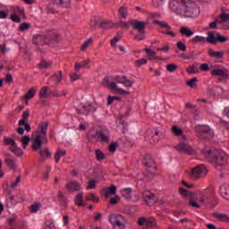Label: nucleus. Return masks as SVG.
I'll list each match as a JSON object with an SVG mask.
<instances>
[{
	"label": "nucleus",
	"mask_w": 229,
	"mask_h": 229,
	"mask_svg": "<svg viewBox=\"0 0 229 229\" xmlns=\"http://www.w3.org/2000/svg\"><path fill=\"white\" fill-rule=\"evenodd\" d=\"M169 9L175 15L185 17L186 19H194L201 13L198 3L192 0H173L169 3Z\"/></svg>",
	"instance_id": "nucleus-1"
},
{
	"label": "nucleus",
	"mask_w": 229,
	"mask_h": 229,
	"mask_svg": "<svg viewBox=\"0 0 229 229\" xmlns=\"http://www.w3.org/2000/svg\"><path fill=\"white\" fill-rule=\"evenodd\" d=\"M117 83L123 85V87L130 88L133 87L135 81H131L126 76H116L114 78V81H110L108 78H105L102 81V85L104 87H106L111 90H115L117 94H128V91L124 90L123 88L117 87Z\"/></svg>",
	"instance_id": "nucleus-2"
},
{
	"label": "nucleus",
	"mask_w": 229,
	"mask_h": 229,
	"mask_svg": "<svg viewBox=\"0 0 229 229\" xmlns=\"http://www.w3.org/2000/svg\"><path fill=\"white\" fill-rule=\"evenodd\" d=\"M47 123L43 122L33 133L32 149L33 151H40L42 144H47Z\"/></svg>",
	"instance_id": "nucleus-3"
},
{
	"label": "nucleus",
	"mask_w": 229,
	"mask_h": 229,
	"mask_svg": "<svg viewBox=\"0 0 229 229\" xmlns=\"http://www.w3.org/2000/svg\"><path fill=\"white\" fill-rule=\"evenodd\" d=\"M109 222L112 225L113 229H126V219L123 216V215H110Z\"/></svg>",
	"instance_id": "nucleus-4"
},
{
	"label": "nucleus",
	"mask_w": 229,
	"mask_h": 229,
	"mask_svg": "<svg viewBox=\"0 0 229 229\" xmlns=\"http://www.w3.org/2000/svg\"><path fill=\"white\" fill-rule=\"evenodd\" d=\"M218 27L221 30H229V9L221 8V13L217 16Z\"/></svg>",
	"instance_id": "nucleus-5"
},
{
	"label": "nucleus",
	"mask_w": 229,
	"mask_h": 229,
	"mask_svg": "<svg viewBox=\"0 0 229 229\" xmlns=\"http://www.w3.org/2000/svg\"><path fill=\"white\" fill-rule=\"evenodd\" d=\"M206 191L207 190H204L199 195L197 196V201L194 199H190L191 207L199 208L201 205H207V203H208L210 197L208 196V193L206 192Z\"/></svg>",
	"instance_id": "nucleus-6"
},
{
	"label": "nucleus",
	"mask_w": 229,
	"mask_h": 229,
	"mask_svg": "<svg viewBox=\"0 0 229 229\" xmlns=\"http://www.w3.org/2000/svg\"><path fill=\"white\" fill-rule=\"evenodd\" d=\"M96 110H98V106L90 102L81 104L78 107L79 114H82L83 115H89V114H94Z\"/></svg>",
	"instance_id": "nucleus-7"
},
{
	"label": "nucleus",
	"mask_w": 229,
	"mask_h": 229,
	"mask_svg": "<svg viewBox=\"0 0 229 229\" xmlns=\"http://www.w3.org/2000/svg\"><path fill=\"white\" fill-rule=\"evenodd\" d=\"M208 173V171L207 170V167L203 165H199L193 168L191 172V178H193V180H199V178H205Z\"/></svg>",
	"instance_id": "nucleus-8"
},
{
	"label": "nucleus",
	"mask_w": 229,
	"mask_h": 229,
	"mask_svg": "<svg viewBox=\"0 0 229 229\" xmlns=\"http://www.w3.org/2000/svg\"><path fill=\"white\" fill-rule=\"evenodd\" d=\"M13 13L11 14V21L13 22H21V17H25L24 8L21 6L13 7Z\"/></svg>",
	"instance_id": "nucleus-9"
},
{
	"label": "nucleus",
	"mask_w": 229,
	"mask_h": 229,
	"mask_svg": "<svg viewBox=\"0 0 229 229\" xmlns=\"http://www.w3.org/2000/svg\"><path fill=\"white\" fill-rule=\"evenodd\" d=\"M138 224L140 226H148V228H153L157 226V220L154 217L146 218L144 216H141L138 219Z\"/></svg>",
	"instance_id": "nucleus-10"
},
{
	"label": "nucleus",
	"mask_w": 229,
	"mask_h": 229,
	"mask_svg": "<svg viewBox=\"0 0 229 229\" xmlns=\"http://www.w3.org/2000/svg\"><path fill=\"white\" fill-rule=\"evenodd\" d=\"M213 162H215L216 165H225V164L228 162V155L225 152H220L217 156L213 157Z\"/></svg>",
	"instance_id": "nucleus-11"
},
{
	"label": "nucleus",
	"mask_w": 229,
	"mask_h": 229,
	"mask_svg": "<svg viewBox=\"0 0 229 229\" xmlns=\"http://www.w3.org/2000/svg\"><path fill=\"white\" fill-rule=\"evenodd\" d=\"M4 162L9 169L15 170L19 167V165H17V161L15 160L13 156L6 153L4 154Z\"/></svg>",
	"instance_id": "nucleus-12"
},
{
	"label": "nucleus",
	"mask_w": 229,
	"mask_h": 229,
	"mask_svg": "<svg viewBox=\"0 0 229 229\" xmlns=\"http://www.w3.org/2000/svg\"><path fill=\"white\" fill-rule=\"evenodd\" d=\"M175 148L178 151H182L187 155H194V148H192L187 142H181Z\"/></svg>",
	"instance_id": "nucleus-13"
},
{
	"label": "nucleus",
	"mask_w": 229,
	"mask_h": 229,
	"mask_svg": "<svg viewBox=\"0 0 229 229\" xmlns=\"http://www.w3.org/2000/svg\"><path fill=\"white\" fill-rule=\"evenodd\" d=\"M195 131L198 135L208 133L211 137L214 136V130H212L208 125H197L195 127Z\"/></svg>",
	"instance_id": "nucleus-14"
},
{
	"label": "nucleus",
	"mask_w": 229,
	"mask_h": 229,
	"mask_svg": "<svg viewBox=\"0 0 229 229\" xmlns=\"http://www.w3.org/2000/svg\"><path fill=\"white\" fill-rule=\"evenodd\" d=\"M98 142H102L103 144L110 142V131H108V129L99 131Z\"/></svg>",
	"instance_id": "nucleus-15"
},
{
	"label": "nucleus",
	"mask_w": 229,
	"mask_h": 229,
	"mask_svg": "<svg viewBox=\"0 0 229 229\" xmlns=\"http://www.w3.org/2000/svg\"><path fill=\"white\" fill-rule=\"evenodd\" d=\"M87 139L89 140V142H93L94 144L99 142V131L90 129L87 134Z\"/></svg>",
	"instance_id": "nucleus-16"
},
{
	"label": "nucleus",
	"mask_w": 229,
	"mask_h": 229,
	"mask_svg": "<svg viewBox=\"0 0 229 229\" xmlns=\"http://www.w3.org/2000/svg\"><path fill=\"white\" fill-rule=\"evenodd\" d=\"M211 76H219L220 78H225V80H228L229 72L228 70L225 68H215L211 72Z\"/></svg>",
	"instance_id": "nucleus-17"
},
{
	"label": "nucleus",
	"mask_w": 229,
	"mask_h": 229,
	"mask_svg": "<svg viewBox=\"0 0 229 229\" xmlns=\"http://www.w3.org/2000/svg\"><path fill=\"white\" fill-rule=\"evenodd\" d=\"M66 189L68 192H78L81 191L83 188L80 182H76L74 181H71L66 184Z\"/></svg>",
	"instance_id": "nucleus-18"
},
{
	"label": "nucleus",
	"mask_w": 229,
	"mask_h": 229,
	"mask_svg": "<svg viewBox=\"0 0 229 229\" xmlns=\"http://www.w3.org/2000/svg\"><path fill=\"white\" fill-rule=\"evenodd\" d=\"M130 24L131 26H132V28H134V30H138L139 33H140L141 35H144L145 33L144 28H146V22L134 20L131 21Z\"/></svg>",
	"instance_id": "nucleus-19"
},
{
	"label": "nucleus",
	"mask_w": 229,
	"mask_h": 229,
	"mask_svg": "<svg viewBox=\"0 0 229 229\" xmlns=\"http://www.w3.org/2000/svg\"><path fill=\"white\" fill-rule=\"evenodd\" d=\"M117 193V187L115 185H111L110 187L105 188L101 191V194L105 198H110V196Z\"/></svg>",
	"instance_id": "nucleus-20"
},
{
	"label": "nucleus",
	"mask_w": 229,
	"mask_h": 229,
	"mask_svg": "<svg viewBox=\"0 0 229 229\" xmlns=\"http://www.w3.org/2000/svg\"><path fill=\"white\" fill-rule=\"evenodd\" d=\"M208 55L211 58H216V60H221L223 56H225V52L224 51H215L212 50V48H209L208 50Z\"/></svg>",
	"instance_id": "nucleus-21"
},
{
	"label": "nucleus",
	"mask_w": 229,
	"mask_h": 229,
	"mask_svg": "<svg viewBox=\"0 0 229 229\" xmlns=\"http://www.w3.org/2000/svg\"><path fill=\"white\" fill-rule=\"evenodd\" d=\"M172 132L176 137H181L182 140L187 141V136H185V134H183V131L182 129H180V127L174 125L172 127Z\"/></svg>",
	"instance_id": "nucleus-22"
},
{
	"label": "nucleus",
	"mask_w": 229,
	"mask_h": 229,
	"mask_svg": "<svg viewBox=\"0 0 229 229\" xmlns=\"http://www.w3.org/2000/svg\"><path fill=\"white\" fill-rule=\"evenodd\" d=\"M65 155H67V151L65 149H62V148H58L54 156L55 163L58 164V162H60V158L62 157H65Z\"/></svg>",
	"instance_id": "nucleus-23"
},
{
	"label": "nucleus",
	"mask_w": 229,
	"mask_h": 229,
	"mask_svg": "<svg viewBox=\"0 0 229 229\" xmlns=\"http://www.w3.org/2000/svg\"><path fill=\"white\" fill-rule=\"evenodd\" d=\"M55 4L60 8H71V0H55Z\"/></svg>",
	"instance_id": "nucleus-24"
},
{
	"label": "nucleus",
	"mask_w": 229,
	"mask_h": 229,
	"mask_svg": "<svg viewBox=\"0 0 229 229\" xmlns=\"http://www.w3.org/2000/svg\"><path fill=\"white\" fill-rule=\"evenodd\" d=\"M74 203L77 207H85V202L83 201V193L79 192L74 199Z\"/></svg>",
	"instance_id": "nucleus-25"
},
{
	"label": "nucleus",
	"mask_w": 229,
	"mask_h": 229,
	"mask_svg": "<svg viewBox=\"0 0 229 229\" xmlns=\"http://www.w3.org/2000/svg\"><path fill=\"white\" fill-rule=\"evenodd\" d=\"M180 33L188 38H191V37H192V35H194V31H192V30L189 29L185 26L181 27Z\"/></svg>",
	"instance_id": "nucleus-26"
},
{
	"label": "nucleus",
	"mask_w": 229,
	"mask_h": 229,
	"mask_svg": "<svg viewBox=\"0 0 229 229\" xmlns=\"http://www.w3.org/2000/svg\"><path fill=\"white\" fill-rule=\"evenodd\" d=\"M121 192H122V196H123L125 199H131V194H132L131 188H124L121 191Z\"/></svg>",
	"instance_id": "nucleus-27"
},
{
	"label": "nucleus",
	"mask_w": 229,
	"mask_h": 229,
	"mask_svg": "<svg viewBox=\"0 0 229 229\" xmlns=\"http://www.w3.org/2000/svg\"><path fill=\"white\" fill-rule=\"evenodd\" d=\"M191 42L193 44H205L207 42V38L203 36H195L193 38H191Z\"/></svg>",
	"instance_id": "nucleus-28"
},
{
	"label": "nucleus",
	"mask_w": 229,
	"mask_h": 229,
	"mask_svg": "<svg viewBox=\"0 0 229 229\" xmlns=\"http://www.w3.org/2000/svg\"><path fill=\"white\" fill-rule=\"evenodd\" d=\"M206 42H209L210 44H216L217 42V36L213 32H208V37L206 38Z\"/></svg>",
	"instance_id": "nucleus-29"
},
{
	"label": "nucleus",
	"mask_w": 229,
	"mask_h": 229,
	"mask_svg": "<svg viewBox=\"0 0 229 229\" xmlns=\"http://www.w3.org/2000/svg\"><path fill=\"white\" fill-rule=\"evenodd\" d=\"M62 79H63L62 72H59L54 74V76L51 78V81H54L55 85H58L62 81Z\"/></svg>",
	"instance_id": "nucleus-30"
},
{
	"label": "nucleus",
	"mask_w": 229,
	"mask_h": 229,
	"mask_svg": "<svg viewBox=\"0 0 229 229\" xmlns=\"http://www.w3.org/2000/svg\"><path fill=\"white\" fill-rule=\"evenodd\" d=\"M51 151H49L48 148H45L43 150L39 151V157L43 159L46 160V158H51Z\"/></svg>",
	"instance_id": "nucleus-31"
},
{
	"label": "nucleus",
	"mask_w": 229,
	"mask_h": 229,
	"mask_svg": "<svg viewBox=\"0 0 229 229\" xmlns=\"http://www.w3.org/2000/svg\"><path fill=\"white\" fill-rule=\"evenodd\" d=\"M10 151H12V153L15 154L16 157H22V155L24 153L21 148L17 147V145H14V147H11Z\"/></svg>",
	"instance_id": "nucleus-32"
},
{
	"label": "nucleus",
	"mask_w": 229,
	"mask_h": 229,
	"mask_svg": "<svg viewBox=\"0 0 229 229\" xmlns=\"http://www.w3.org/2000/svg\"><path fill=\"white\" fill-rule=\"evenodd\" d=\"M94 42V39L92 38H89L88 40H86L81 47V51H87V49H89V46H91V44Z\"/></svg>",
	"instance_id": "nucleus-33"
},
{
	"label": "nucleus",
	"mask_w": 229,
	"mask_h": 229,
	"mask_svg": "<svg viewBox=\"0 0 229 229\" xmlns=\"http://www.w3.org/2000/svg\"><path fill=\"white\" fill-rule=\"evenodd\" d=\"M188 74H199V69L196 65H191L186 69Z\"/></svg>",
	"instance_id": "nucleus-34"
},
{
	"label": "nucleus",
	"mask_w": 229,
	"mask_h": 229,
	"mask_svg": "<svg viewBox=\"0 0 229 229\" xmlns=\"http://www.w3.org/2000/svg\"><path fill=\"white\" fill-rule=\"evenodd\" d=\"M86 201H94L95 203H99V197L94 193H89L86 197Z\"/></svg>",
	"instance_id": "nucleus-35"
},
{
	"label": "nucleus",
	"mask_w": 229,
	"mask_h": 229,
	"mask_svg": "<svg viewBox=\"0 0 229 229\" xmlns=\"http://www.w3.org/2000/svg\"><path fill=\"white\" fill-rule=\"evenodd\" d=\"M31 140V138L30 136H23L21 139V145L24 148H28L30 146V142Z\"/></svg>",
	"instance_id": "nucleus-36"
},
{
	"label": "nucleus",
	"mask_w": 229,
	"mask_h": 229,
	"mask_svg": "<svg viewBox=\"0 0 229 229\" xmlns=\"http://www.w3.org/2000/svg\"><path fill=\"white\" fill-rule=\"evenodd\" d=\"M53 64L50 61L43 60L39 63V69H49Z\"/></svg>",
	"instance_id": "nucleus-37"
},
{
	"label": "nucleus",
	"mask_w": 229,
	"mask_h": 229,
	"mask_svg": "<svg viewBox=\"0 0 229 229\" xmlns=\"http://www.w3.org/2000/svg\"><path fill=\"white\" fill-rule=\"evenodd\" d=\"M143 164L146 165V167H151L154 164L153 158L149 156H146L143 158Z\"/></svg>",
	"instance_id": "nucleus-38"
},
{
	"label": "nucleus",
	"mask_w": 229,
	"mask_h": 229,
	"mask_svg": "<svg viewBox=\"0 0 229 229\" xmlns=\"http://www.w3.org/2000/svg\"><path fill=\"white\" fill-rule=\"evenodd\" d=\"M24 130L25 131H31V126L30 125V123H26L24 129L22 127H19L17 129V133H19L20 135H24Z\"/></svg>",
	"instance_id": "nucleus-39"
},
{
	"label": "nucleus",
	"mask_w": 229,
	"mask_h": 229,
	"mask_svg": "<svg viewBox=\"0 0 229 229\" xmlns=\"http://www.w3.org/2000/svg\"><path fill=\"white\" fill-rule=\"evenodd\" d=\"M216 219L223 221L224 223H229V216L226 214H216Z\"/></svg>",
	"instance_id": "nucleus-40"
},
{
	"label": "nucleus",
	"mask_w": 229,
	"mask_h": 229,
	"mask_svg": "<svg viewBox=\"0 0 229 229\" xmlns=\"http://www.w3.org/2000/svg\"><path fill=\"white\" fill-rule=\"evenodd\" d=\"M90 64V59H86L80 64H75V69L79 71V69H81V67H85V65H89Z\"/></svg>",
	"instance_id": "nucleus-41"
},
{
	"label": "nucleus",
	"mask_w": 229,
	"mask_h": 229,
	"mask_svg": "<svg viewBox=\"0 0 229 229\" xmlns=\"http://www.w3.org/2000/svg\"><path fill=\"white\" fill-rule=\"evenodd\" d=\"M123 38V33H118L117 36H115L113 39H111V46L113 47H115V45L121 40Z\"/></svg>",
	"instance_id": "nucleus-42"
},
{
	"label": "nucleus",
	"mask_w": 229,
	"mask_h": 229,
	"mask_svg": "<svg viewBox=\"0 0 229 229\" xmlns=\"http://www.w3.org/2000/svg\"><path fill=\"white\" fill-rule=\"evenodd\" d=\"M148 60H165V58L157 55V53L155 51H152V53L148 55Z\"/></svg>",
	"instance_id": "nucleus-43"
},
{
	"label": "nucleus",
	"mask_w": 229,
	"mask_h": 229,
	"mask_svg": "<svg viewBox=\"0 0 229 229\" xmlns=\"http://www.w3.org/2000/svg\"><path fill=\"white\" fill-rule=\"evenodd\" d=\"M4 140L5 144H7V146H12V148L17 146V143H15V140H13L12 138L4 137Z\"/></svg>",
	"instance_id": "nucleus-44"
},
{
	"label": "nucleus",
	"mask_w": 229,
	"mask_h": 229,
	"mask_svg": "<svg viewBox=\"0 0 229 229\" xmlns=\"http://www.w3.org/2000/svg\"><path fill=\"white\" fill-rule=\"evenodd\" d=\"M96 187H98V182L96 180H90L88 182V186L86 187V189L88 191H90L92 189H96Z\"/></svg>",
	"instance_id": "nucleus-45"
},
{
	"label": "nucleus",
	"mask_w": 229,
	"mask_h": 229,
	"mask_svg": "<svg viewBox=\"0 0 229 229\" xmlns=\"http://www.w3.org/2000/svg\"><path fill=\"white\" fill-rule=\"evenodd\" d=\"M95 155H96L97 160H98V162H103V160H105V154L101 150H99V149L96 150Z\"/></svg>",
	"instance_id": "nucleus-46"
},
{
	"label": "nucleus",
	"mask_w": 229,
	"mask_h": 229,
	"mask_svg": "<svg viewBox=\"0 0 229 229\" xmlns=\"http://www.w3.org/2000/svg\"><path fill=\"white\" fill-rule=\"evenodd\" d=\"M154 23L157 24L161 28H166L167 30H171V26H169V24H167V22H165V21H160L158 20H155Z\"/></svg>",
	"instance_id": "nucleus-47"
},
{
	"label": "nucleus",
	"mask_w": 229,
	"mask_h": 229,
	"mask_svg": "<svg viewBox=\"0 0 229 229\" xmlns=\"http://www.w3.org/2000/svg\"><path fill=\"white\" fill-rule=\"evenodd\" d=\"M197 82H198V78L193 77L186 82V85L188 87H191V89H194V85H196Z\"/></svg>",
	"instance_id": "nucleus-48"
},
{
	"label": "nucleus",
	"mask_w": 229,
	"mask_h": 229,
	"mask_svg": "<svg viewBox=\"0 0 229 229\" xmlns=\"http://www.w3.org/2000/svg\"><path fill=\"white\" fill-rule=\"evenodd\" d=\"M34 96H35V89H29V91H28L27 94L25 95V99H26V101H28V100L33 98Z\"/></svg>",
	"instance_id": "nucleus-49"
},
{
	"label": "nucleus",
	"mask_w": 229,
	"mask_h": 229,
	"mask_svg": "<svg viewBox=\"0 0 229 229\" xmlns=\"http://www.w3.org/2000/svg\"><path fill=\"white\" fill-rule=\"evenodd\" d=\"M119 15L123 19H126V17H128V10H126V8H124V7H121L119 9Z\"/></svg>",
	"instance_id": "nucleus-50"
},
{
	"label": "nucleus",
	"mask_w": 229,
	"mask_h": 229,
	"mask_svg": "<svg viewBox=\"0 0 229 229\" xmlns=\"http://www.w3.org/2000/svg\"><path fill=\"white\" fill-rule=\"evenodd\" d=\"M8 13H10V11L8 9L0 10V19H8Z\"/></svg>",
	"instance_id": "nucleus-51"
},
{
	"label": "nucleus",
	"mask_w": 229,
	"mask_h": 229,
	"mask_svg": "<svg viewBox=\"0 0 229 229\" xmlns=\"http://www.w3.org/2000/svg\"><path fill=\"white\" fill-rule=\"evenodd\" d=\"M146 64H148V59H139L137 61H135V65L136 67H140L142 65H146Z\"/></svg>",
	"instance_id": "nucleus-52"
},
{
	"label": "nucleus",
	"mask_w": 229,
	"mask_h": 229,
	"mask_svg": "<svg viewBox=\"0 0 229 229\" xmlns=\"http://www.w3.org/2000/svg\"><path fill=\"white\" fill-rule=\"evenodd\" d=\"M176 69H178V66L174 64H170L166 65V71H168V72H174Z\"/></svg>",
	"instance_id": "nucleus-53"
},
{
	"label": "nucleus",
	"mask_w": 229,
	"mask_h": 229,
	"mask_svg": "<svg viewBox=\"0 0 229 229\" xmlns=\"http://www.w3.org/2000/svg\"><path fill=\"white\" fill-rule=\"evenodd\" d=\"M177 47H178L179 51H182V52L187 51V46L185 45V43H183L182 41H179L177 43Z\"/></svg>",
	"instance_id": "nucleus-54"
},
{
	"label": "nucleus",
	"mask_w": 229,
	"mask_h": 229,
	"mask_svg": "<svg viewBox=\"0 0 229 229\" xmlns=\"http://www.w3.org/2000/svg\"><path fill=\"white\" fill-rule=\"evenodd\" d=\"M143 198L145 199V201L148 203V199H152L153 193H151V191H147L143 193Z\"/></svg>",
	"instance_id": "nucleus-55"
},
{
	"label": "nucleus",
	"mask_w": 229,
	"mask_h": 229,
	"mask_svg": "<svg viewBox=\"0 0 229 229\" xmlns=\"http://www.w3.org/2000/svg\"><path fill=\"white\" fill-rule=\"evenodd\" d=\"M40 208V205L34 203L30 207V212L36 213L38 212V209Z\"/></svg>",
	"instance_id": "nucleus-56"
},
{
	"label": "nucleus",
	"mask_w": 229,
	"mask_h": 229,
	"mask_svg": "<svg viewBox=\"0 0 229 229\" xmlns=\"http://www.w3.org/2000/svg\"><path fill=\"white\" fill-rule=\"evenodd\" d=\"M26 30H30V23L28 22L21 23L19 27V31H26Z\"/></svg>",
	"instance_id": "nucleus-57"
},
{
	"label": "nucleus",
	"mask_w": 229,
	"mask_h": 229,
	"mask_svg": "<svg viewBox=\"0 0 229 229\" xmlns=\"http://www.w3.org/2000/svg\"><path fill=\"white\" fill-rule=\"evenodd\" d=\"M199 69L202 72H207V71H210V66H208V64L204 63L200 64Z\"/></svg>",
	"instance_id": "nucleus-58"
},
{
	"label": "nucleus",
	"mask_w": 229,
	"mask_h": 229,
	"mask_svg": "<svg viewBox=\"0 0 229 229\" xmlns=\"http://www.w3.org/2000/svg\"><path fill=\"white\" fill-rule=\"evenodd\" d=\"M44 229H55V224L51 222V220H47L45 222V228Z\"/></svg>",
	"instance_id": "nucleus-59"
},
{
	"label": "nucleus",
	"mask_w": 229,
	"mask_h": 229,
	"mask_svg": "<svg viewBox=\"0 0 229 229\" xmlns=\"http://www.w3.org/2000/svg\"><path fill=\"white\" fill-rule=\"evenodd\" d=\"M213 90L215 92V96H221V94H223V88L222 87H214Z\"/></svg>",
	"instance_id": "nucleus-60"
},
{
	"label": "nucleus",
	"mask_w": 229,
	"mask_h": 229,
	"mask_svg": "<svg viewBox=\"0 0 229 229\" xmlns=\"http://www.w3.org/2000/svg\"><path fill=\"white\" fill-rule=\"evenodd\" d=\"M39 98H47V87H43L39 92Z\"/></svg>",
	"instance_id": "nucleus-61"
},
{
	"label": "nucleus",
	"mask_w": 229,
	"mask_h": 229,
	"mask_svg": "<svg viewBox=\"0 0 229 229\" xmlns=\"http://www.w3.org/2000/svg\"><path fill=\"white\" fill-rule=\"evenodd\" d=\"M169 49H170V47L167 44V45H164L162 47H157V51H163V53H168Z\"/></svg>",
	"instance_id": "nucleus-62"
},
{
	"label": "nucleus",
	"mask_w": 229,
	"mask_h": 229,
	"mask_svg": "<svg viewBox=\"0 0 229 229\" xmlns=\"http://www.w3.org/2000/svg\"><path fill=\"white\" fill-rule=\"evenodd\" d=\"M228 40H229L228 37H225L223 35H218L217 36V42L225 43V42H228Z\"/></svg>",
	"instance_id": "nucleus-63"
},
{
	"label": "nucleus",
	"mask_w": 229,
	"mask_h": 229,
	"mask_svg": "<svg viewBox=\"0 0 229 229\" xmlns=\"http://www.w3.org/2000/svg\"><path fill=\"white\" fill-rule=\"evenodd\" d=\"M152 2L156 6H164L165 4V0H152Z\"/></svg>",
	"instance_id": "nucleus-64"
}]
</instances>
